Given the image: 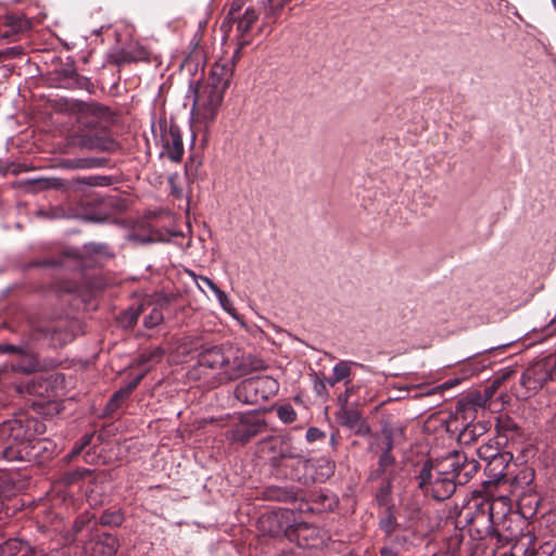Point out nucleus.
<instances>
[{
  "label": "nucleus",
  "mask_w": 556,
  "mask_h": 556,
  "mask_svg": "<svg viewBox=\"0 0 556 556\" xmlns=\"http://www.w3.org/2000/svg\"><path fill=\"white\" fill-rule=\"evenodd\" d=\"M43 425L36 419L13 418L0 425V458L5 460H31L45 443L36 439Z\"/></svg>",
  "instance_id": "obj_1"
},
{
  "label": "nucleus",
  "mask_w": 556,
  "mask_h": 556,
  "mask_svg": "<svg viewBox=\"0 0 556 556\" xmlns=\"http://www.w3.org/2000/svg\"><path fill=\"white\" fill-rule=\"evenodd\" d=\"M198 363L201 367L217 371L220 379L227 381L236 380L263 368L262 359L245 355L232 345L205 348L199 354Z\"/></svg>",
  "instance_id": "obj_2"
},
{
  "label": "nucleus",
  "mask_w": 556,
  "mask_h": 556,
  "mask_svg": "<svg viewBox=\"0 0 556 556\" xmlns=\"http://www.w3.org/2000/svg\"><path fill=\"white\" fill-rule=\"evenodd\" d=\"M232 75V64L217 62L212 66L208 78L197 85L194 89L193 111L203 121L212 122L216 117Z\"/></svg>",
  "instance_id": "obj_3"
},
{
  "label": "nucleus",
  "mask_w": 556,
  "mask_h": 556,
  "mask_svg": "<svg viewBox=\"0 0 556 556\" xmlns=\"http://www.w3.org/2000/svg\"><path fill=\"white\" fill-rule=\"evenodd\" d=\"M493 508L489 500L472 497L459 510L456 527L467 529L472 540H483L496 533L493 526Z\"/></svg>",
  "instance_id": "obj_4"
},
{
  "label": "nucleus",
  "mask_w": 556,
  "mask_h": 556,
  "mask_svg": "<svg viewBox=\"0 0 556 556\" xmlns=\"http://www.w3.org/2000/svg\"><path fill=\"white\" fill-rule=\"evenodd\" d=\"M433 463L426 460L417 476L418 488L437 501L450 498L458 484L451 472V465L443 458L435 464V481H432Z\"/></svg>",
  "instance_id": "obj_5"
},
{
  "label": "nucleus",
  "mask_w": 556,
  "mask_h": 556,
  "mask_svg": "<svg viewBox=\"0 0 556 556\" xmlns=\"http://www.w3.org/2000/svg\"><path fill=\"white\" fill-rule=\"evenodd\" d=\"M278 389L279 383L269 376L252 377L236 387L235 396L243 404L256 405L274 396Z\"/></svg>",
  "instance_id": "obj_6"
},
{
  "label": "nucleus",
  "mask_w": 556,
  "mask_h": 556,
  "mask_svg": "<svg viewBox=\"0 0 556 556\" xmlns=\"http://www.w3.org/2000/svg\"><path fill=\"white\" fill-rule=\"evenodd\" d=\"M266 422L254 414L241 415L239 421L227 432V438L232 442L247 443L252 438L263 432Z\"/></svg>",
  "instance_id": "obj_7"
},
{
  "label": "nucleus",
  "mask_w": 556,
  "mask_h": 556,
  "mask_svg": "<svg viewBox=\"0 0 556 556\" xmlns=\"http://www.w3.org/2000/svg\"><path fill=\"white\" fill-rule=\"evenodd\" d=\"M270 444L273 450H278V454L270 458V464L275 469L287 467L289 462L295 463L298 467L308 465V460L302 456L301 451L291 446L285 439H273Z\"/></svg>",
  "instance_id": "obj_8"
},
{
  "label": "nucleus",
  "mask_w": 556,
  "mask_h": 556,
  "mask_svg": "<svg viewBox=\"0 0 556 556\" xmlns=\"http://www.w3.org/2000/svg\"><path fill=\"white\" fill-rule=\"evenodd\" d=\"M84 548L89 556H114L118 549V540L106 532H94L85 542Z\"/></svg>",
  "instance_id": "obj_9"
},
{
  "label": "nucleus",
  "mask_w": 556,
  "mask_h": 556,
  "mask_svg": "<svg viewBox=\"0 0 556 556\" xmlns=\"http://www.w3.org/2000/svg\"><path fill=\"white\" fill-rule=\"evenodd\" d=\"M443 459L451 465V472H453L458 484L467 483L479 467L476 460L468 459L464 453L459 452L448 454Z\"/></svg>",
  "instance_id": "obj_10"
},
{
  "label": "nucleus",
  "mask_w": 556,
  "mask_h": 556,
  "mask_svg": "<svg viewBox=\"0 0 556 556\" xmlns=\"http://www.w3.org/2000/svg\"><path fill=\"white\" fill-rule=\"evenodd\" d=\"M522 380L525 384L533 380L540 388L548 380H556V355H549L534 367L527 369Z\"/></svg>",
  "instance_id": "obj_11"
},
{
  "label": "nucleus",
  "mask_w": 556,
  "mask_h": 556,
  "mask_svg": "<svg viewBox=\"0 0 556 556\" xmlns=\"http://www.w3.org/2000/svg\"><path fill=\"white\" fill-rule=\"evenodd\" d=\"M337 419L341 426L353 430L358 435L366 437L370 434L369 425L357 409L340 407L337 412Z\"/></svg>",
  "instance_id": "obj_12"
},
{
  "label": "nucleus",
  "mask_w": 556,
  "mask_h": 556,
  "mask_svg": "<svg viewBox=\"0 0 556 556\" xmlns=\"http://www.w3.org/2000/svg\"><path fill=\"white\" fill-rule=\"evenodd\" d=\"M164 153L173 162H179L184 155V143L178 126L170 125L162 136Z\"/></svg>",
  "instance_id": "obj_13"
},
{
  "label": "nucleus",
  "mask_w": 556,
  "mask_h": 556,
  "mask_svg": "<svg viewBox=\"0 0 556 556\" xmlns=\"http://www.w3.org/2000/svg\"><path fill=\"white\" fill-rule=\"evenodd\" d=\"M257 18L258 15L255 10L249 7L242 14L228 20V22L235 23L237 25L238 48L236 50V55L243 47L250 43V40L245 38V35L250 31L252 25L256 22Z\"/></svg>",
  "instance_id": "obj_14"
},
{
  "label": "nucleus",
  "mask_w": 556,
  "mask_h": 556,
  "mask_svg": "<svg viewBox=\"0 0 556 556\" xmlns=\"http://www.w3.org/2000/svg\"><path fill=\"white\" fill-rule=\"evenodd\" d=\"M147 371H148V369H146L143 372L136 376L132 379V381H130L126 387H123L113 393V395L111 396V399L109 400V402L105 406V412L108 414H113L121 407V405L129 397V395L132 393V391L141 382V380L143 379Z\"/></svg>",
  "instance_id": "obj_15"
},
{
  "label": "nucleus",
  "mask_w": 556,
  "mask_h": 556,
  "mask_svg": "<svg viewBox=\"0 0 556 556\" xmlns=\"http://www.w3.org/2000/svg\"><path fill=\"white\" fill-rule=\"evenodd\" d=\"M1 556H35V551L20 539H10L0 546Z\"/></svg>",
  "instance_id": "obj_16"
},
{
  "label": "nucleus",
  "mask_w": 556,
  "mask_h": 556,
  "mask_svg": "<svg viewBox=\"0 0 556 556\" xmlns=\"http://www.w3.org/2000/svg\"><path fill=\"white\" fill-rule=\"evenodd\" d=\"M73 110L77 113V118L83 122L84 118L92 117L99 118L104 115L106 109L96 103L77 102L74 104Z\"/></svg>",
  "instance_id": "obj_17"
},
{
  "label": "nucleus",
  "mask_w": 556,
  "mask_h": 556,
  "mask_svg": "<svg viewBox=\"0 0 556 556\" xmlns=\"http://www.w3.org/2000/svg\"><path fill=\"white\" fill-rule=\"evenodd\" d=\"M488 431V426L484 422L467 424L459 433V440L466 444L476 441L479 437Z\"/></svg>",
  "instance_id": "obj_18"
},
{
  "label": "nucleus",
  "mask_w": 556,
  "mask_h": 556,
  "mask_svg": "<svg viewBox=\"0 0 556 556\" xmlns=\"http://www.w3.org/2000/svg\"><path fill=\"white\" fill-rule=\"evenodd\" d=\"M21 359L17 363L11 364V369L13 371L24 372V374H30L36 370L38 366V362L36 357L28 352L22 351L21 353Z\"/></svg>",
  "instance_id": "obj_19"
},
{
  "label": "nucleus",
  "mask_w": 556,
  "mask_h": 556,
  "mask_svg": "<svg viewBox=\"0 0 556 556\" xmlns=\"http://www.w3.org/2000/svg\"><path fill=\"white\" fill-rule=\"evenodd\" d=\"M392 448L391 439H388L387 450L380 455L378 460L377 469L370 473V479H377L381 475L386 473L390 467L393 466L394 457L391 455L390 451Z\"/></svg>",
  "instance_id": "obj_20"
},
{
  "label": "nucleus",
  "mask_w": 556,
  "mask_h": 556,
  "mask_svg": "<svg viewBox=\"0 0 556 556\" xmlns=\"http://www.w3.org/2000/svg\"><path fill=\"white\" fill-rule=\"evenodd\" d=\"M305 467H298L295 463L289 462V465L287 467H282L281 469H275L277 475L285 477L287 479L295 480L303 482L306 484L308 482V478L301 475V469H304Z\"/></svg>",
  "instance_id": "obj_21"
},
{
  "label": "nucleus",
  "mask_w": 556,
  "mask_h": 556,
  "mask_svg": "<svg viewBox=\"0 0 556 556\" xmlns=\"http://www.w3.org/2000/svg\"><path fill=\"white\" fill-rule=\"evenodd\" d=\"M534 478V472L530 468H522L519 472L511 479L510 485L514 489V492L523 490L525 486L529 485Z\"/></svg>",
  "instance_id": "obj_22"
},
{
  "label": "nucleus",
  "mask_w": 556,
  "mask_h": 556,
  "mask_svg": "<svg viewBox=\"0 0 556 556\" xmlns=\"http://www.w3.org/2000/svg\"><path fill=\"white\" fill-rule=\"evenodd\" d=\"M317 464L320 471L316 473V477L313 478V480L324 482L333 475L336 468L334 462L327 457H321L317 459Z\"/></svg>",
  "instance_id": "obj_23"
},
{
  "label": "nucleus",
  "mask_w": 556,
  "mask_h": 556,
  "mask_svg": "<svg viewBox=\"0 0 556 556\" xmlns=\"http://www.w3.org/2000/svg\"><path fill=\"white\" fill-rule=\"evenodd\" d=\"M266 496L270 500L288 502L296 498V493L292 489L274 486L266 491Z\"/></svg>",
  "instance_id": "obj_24"
},
{
  "label": "nucleus",
  "mask_w": 556,
  "mask_h": 556,
  "mask_svg": "<svg viewBox=\"0 0 556 556\" xmlns=\"http://www.w3.org/2000/svg\"><path fill=\"white\" fill-rule=\"evenodd\" d=\"M142 312V305H139L137 307H129L119 315V324L126 328L132 327L138 321V318Z\"/></svg>",
  "instance_id": "obj_25"
},
{
  "label": "nucleus",
  "mask_w": 556,
  "mask_h": 556,
  "mask_svg": "<svg viewBox=\"0 0 556 556\" xmlns=\"http://www.w3.org/2000/svg\"><path fill=\"white\" fill-rule=\"evenodd\" d=\"M399 523L395 517L388 511L379 521V528L388 539H391L399 529Z\"/></svg>",
  "instance_id": "obj_26"
},
{
  "label": "nucleus",
  "mask_w": 556,
  "mask_h": 556,
  "mask_svg": "<svg viewBox=\"0 0 556 556\" xmlns=\"http://www.w3.org/2000/svg\"><path fill=\"white\" fill-rule=\"evenodd\" d=\"M476 406L471 402H459L456 407V419L462 418L463 421H471L476 417Z\"/></svg>",
  "instance_id": "obj_27"
},
{
  "label": "nucleus",
  "mask_w": 556,
  "mask_h": 556,
  "mask_svg": "<svg viewBox=\"0 0 556 556\" xmlns=\"http://www.w3.org/2000/svg\"><path fill=\"white\" fill-rule=\"evenodd\" d=\"M462 527H456L455 533L450 535L446 540V551L450 556H458L463 543Z\"/></svg>",
  "instance_id": "obj_28"
},
{
  "label": "nucleus",
  "mask_w": 556,
  "mask_h": 556,
  "mask_svg": "<svg viewBox=\"0 0 556 556\" xmlns=\"http://www.w3.org/2000/svg\"><path fill=\"white\" fill-rule=\"evenodd\" d=\"M493 508V516L504 517L510 510V500L508 496L501 495L490 501Z\"/></svg>",
  "instance_id": "obj_29"
},
{
  "label": "nucleus",
  "mask_w": 556,
  "mask_h": 556,
  "mask_svg": "<svg viewBox=\"0 0 556 556\" xmlns=\"http://www.w3.org/2000/svg\"><path fill=\"white\" fill-rule=\"evenodd\" d=\"M163 354H164V351L160 348H155L150 351H144L137 358V364H138V366H146L149 363H157L161 361Z\"/></svg>",
  "instance_id": "obj_30"
},
{
  "label": "nucleus",
  "mask_w": 556,
  "mask_h": 556,
  "mask_svg": "<svg viewBox=\"0 0 556 556\" xmlns=\"http://www.w3.org/2000/svg\"><path fill=\"white\" fill-rule=\"evenodd\" d=\"M278 418L283 424H291L296 419V412L291 404L286 403L275 407Z\"/></svg>",
  "instance_id": "obj_31"
},
{
  "label": "nucleus",
  "mask_w": 556,
  "mask_h": 556,
  "mask_svg": "<svg viewBox=\"0 0 556 556\" xmlns=\"http://www.w3.org/2000/svg\"><path fill=\"white\" fill-rule=\"evenodd\" d=\"M549 546L548 544L541 545L539 548L535 547V538L529 536L527 546L523 548L522 556H539V555H545L547 556L549 554Z\"/></svg>",
  "instance_id": "obj_32"
},
{
  "label": "nucleus",
  "mask_w": 556,
  "mask_h": 556,
  "mask_svg": "<svg viewBox=\"0 0 556 556\" xmlns=\"http://www.w3.org/2000/svg\"><path fill=\"white\" fill-rule=\"evenodd\" d=\"M124 521V515L119 509L112 511H104L100 517V522L103 526L117 527Z\"/></svg>",
  "instance_id": "obj_33"
},
{
  "label": "nucleus",
  "mask_w": 556,
  "mask_h": 556,
  "mask_svg": "<svg viewBox=\"0 0 556 556\" xmlns=\"http://www.w3.org/2000/svg\"><path fill=\"white\" fill-rule=\"evenodd\" d=\"M352 365H356V363L351 361H340L334 365L332 372L337 376V379H340V381L345 380L351 375Z\"/></svg>",
  "instance_id": "obj_34"
},
{
  "label": "nucleus",
  "mask_w": 556,
  "mask_h": 556,
  "mask_svg": "<svg viewBox=\"0 0 556 556\" xmlns=\"http://www.w3.org/2000/svg\"><path fill=\"white\" fill-rule=\"evenodd\" d=\"M163 318L164 317H163L162 311L159 307L153 306L151 308L150 313L144 316L143 325L147 328H153V327L157 326L159 324H161Z\"/></svg>",
  "instance_id": "obj_35"
},
{
  "label": "nucleus",
  "mask_w": 556,
  "mask_h": 556,
  "mask_svg": "<svg viewBox=\"0 0 556 556\" xmlns=\"http://www.w3.org/2000/svg\"><path fill=\"white\" fill-rule=\"evenodd\" d=\"M126 62L149 61V52L143 47H136L124 56Z\"/></svg>",
  "instance_id": "obj_36"
},
{
  "label": "nucleus",
  "mask_w": 556,
  "mask_h": 556,
  "mask_svg": "<svg viewBox=\"0 0 556 556\" xmlns=\"http://www.w3.org/2000/svg\"><path fill=\"white\" fill-rule=\"evenodd\" d=\"M478 454L482 459L495 460L497 458L498 451L492 443H486L478 448Z\"/></svg>",
  "instance_id": "obj_37"
},
{
  "label": "nucleus",
  "mask_w": 556,
  "mask_h": 556,
  "mask_svg": "<svg viewBox=\"0 0 556 556\" xmlns=\"http://www.w3.org/2000/svg\"><path fill=\"white\" fill-rule=\"evenodd\" d=\"M291 0H267V4L265 7L267 15H276L278 14L283 7L289 3Z\"/></svg>",
  "instance_id": "obj_38"
},
{
  "label": "nucleus",
  "mask_w": 556,
  "mask_h": 556,
  "mask_svg": "<svg viewBox=\"0 0 556 556\" xmlns=\"http://www.w3.org/2000/svg\"><path fill=\"white\" fill-rule=\"evenodd\" d=\"M305 438L308 443H314L316 441L324 440L326 438V433L317 427H311L307 429Z\"/></svg>",
  "instance_id": "obj_39"
},
{
  "label": "nucleus",
  "mask_w": 556,
  "mask_h": 556,
  "mask_svg": "<svg viewBox=\"0 0 556 556\" xmlns=\"http://www.w3.org/2000/svg\"><path fill=\"white\" fill-rule=\"evenodd\" d=\"M89 147L102 151H114L117 148V143L111 139H103L98 140L96 143H92Z\"/></svg>",
  "instance_id": "obj_40"
},
{
  "label": "nucleus",
  "mask_w": 556,
  "mask_h": 556,
  "mask_svg": "<svg viewBox=\"0 0 556 556\" xmlns=\"http://www.w3.org/2000/svg\"><path fill=\"white\" fill-rule=\"evenodd\" d=\"M245 3V0H233L230 7V10L228 12L227 18L224 23H226L228 20L237 17L241 14V10ZM225 24H223L224 26Z\"/></svg>",
  "instance_id": "obj_41"
},
{
  "label": "nucleus",
  "mask_w": 556,
  "mask_h": 556,
  "mask_svg": "<svg viewBox=\"0 0 556 556\" xmlns=\"http://www.w3.org/2000/svg\"><path fill=\"white\" fill-rule=\"evenodd\" d=\"M214 294L216 295L222 307L225 311L230 312L232 308V303L229 300V298L227 296V294L224 291H222L219 288L214 291Z\"/></svg>",
  "instance_id": "obj_42"
},
{
  "label": "nucleus",
  "mask_w": 556,
  "mask_h": 556,
  "mask_svg": "<svg viewBox=\"0 0 556 556\" xmlns=\"http://www.w3.org/2000/svg\"><path fill=\"white\" fill-rule=\"evenodd\" d=\"M355 392V387L354 386H348L345 391L339 395L338 397V401H339V404H340V407H346L348 405V402L351 397V395Z\"/></svg>",
  "instance_id": "obj_43"
},
{
  "label": "nucleus",
  "mask_w": 556,
  "mask_h": 556,
  "mask_svg": "<svg viewBox=\"0 0 556 556\" xmlns=\"http://www.w3.org/2000/svg\"><path fill=\"white\" fill-rule=\"evenodd\" d=\"M190 275L193 277L195 283L201 289L199 285V280L202 281L204 285H206L213 292L218 289V287L207 277L205 276H197L194 273L190 271Z\"/></svg>",
  "instance_id": "obj_44"
},
{
  "label": "nucleus",
  "mask_w": 556,
  "mask_h": 556,
  "mask_svg": "<svg viewBox=\"0 0 556 556\" xmlns=\"http://www.w3.org/2000/svg\"><path fill=\"white\" fill-rule=\"evenodd\" d=\"M90 520L87 518V517H79L76 519L75 523H74V532L78 535L83 532L84 528L87 527L89 525Z\"/></svg>",
  "instance_id": "obj_45"
},
{
  "label": "nucleus",
  "mask_w": 556,
  "mask_h": 556,
  "mask_svg": "<svg viewBox=\"0 0 556 556\" xmlns=\"http://www.w3.org/2000/svg\"><path fill=\"white\" fill-rule=\"evenodd\" d=\"M22 54V49L20 47H12L5 50H0V59L1 58H16Z\"/></svg>",
  "instance_id": "obj_46"
},
{
  "label": "nucleus",
  "mask_w": 556,
  "mask_h": 556,
  "mask_svg": "<svg viewBox=\"0 0 556 556\" xmlns=\"http://www.w3.org/2000/svg\"><path fill=\"white\" fill-rule=\"evenodd\" d=\"M0 351H1V352H5V353H13V352H18V353H21V352H22V349H20V348H17V346H15V345H10V344H8V345H2V346H0Z\"/></svg>",
  "instance_id": "obj_47"
},
{
  "label": "nucleus",
  "mask_w": 556,
  "mask_h": 556,
  "mask_svg": "<svg viewBox=\"0 0 556 556\" xmlns=\"http://www.w3.org/2000/svg\"><path fill=\"white\" fill-rule=\"evenodd\" d=\"M379 553L380 556H396V551L389 546H383Z\"/></svg>",
  "instance_id": "obj_48"
},
{
  "label": "nucleus",
  "mask_w": 556,
  "mask_h": 556,
  "mask_svg": "<svg viewBox=\"0 0 556 556\" xmlns=\"http://www.w3.org/2000/svg\"><path fill=\"white\" fill-rule=\"evenodd\" d=\"M79 162H80V164L78 165V167H83V168H89V167H93L96 165L94 160H81Z\"/></svg>",
  "instance_id": "obj_49"
},
{
  "label": "nucleus",
  "mask_w": 556,
  "mask_h": 556,
  "mask_svg": "<svg viewBox=\"0 0 556 556\" xmlns=\"http://www.w3.org/2000/svg\"><path fill=\"white\" fill-rule=\"evenodd\" d=\"M330 445L332 446L333 450L337 448L338 446V438H337V432H333L331 435H330Z\"/></svg>",
  "instance_id": "obj_50"
},
{
  "label": "nucleus",
  "mask_w": 556,
  "mask_h": 556,
  "mask_svg": "<svg viewBox=\"0 0 556 556\" xmlns=\"http://www.w3.org/2000/svg\"><path fill=\"white\" fill-rule=\"evenodd\" d=\"M83 448H84V447H83V445L77 444V445H75V446L73 447V450L71 451V454H70V455H71L72 457H73V456H76V455H78V454L81 452V450H83Z\"/></svg>",
  "instance_id": "obj_51"
},
{
  "label": "nucleus",
  "mask_w": 556,
  "mask_h": 556,
  "mask_svg": "<svg viewBox=\"0 0 556 556\" xmlns=\"http://www.w3.org/2000/svg\"><path fill=\"white\" fill-rule=\"evenodd\" d=\"M91 441V435L90 434H85L83 438H81V442L79 443L80 445H83V447H85L86 445H88Z\"/></svg>",
  "instance_id": "obj_52"
},
{
  "label": "nucleus",
  "mask_w": 556,
  "mask_h": 556,
  "mask_svg": "<svg viewBox=\"0 0 556 556\" xmlns=\"http://www.w3.org/2000/svg\"><path fill=\"white\" fill-rule=\"evenodd\" d=\"M106 245H97V244H93V248H92V251L96 252V253H104V251L106 250Z\"/></svg>",
  "instance_id": "obj_53"
},
{
  "label": "nucleus",
  "mask_w": 556,
  "mask_h": 556,
  "mask_svg": "<svg viewBox=\"0 0 556 556\" xmlns=\"http://www.w3.org/2000/svg\"><path fill=\"white\" fill-rule=\"evenodd\" d=\"M327 382L333 387L336 383L340 382V379H337V376L332 372V376L327 379Z\"/></svg>",
  "instance_id": "obj_54"
},
{
  "label": "nucleus",
  "mask_w": 556,
  "mask_h": 556,
  "mask_svg": "<svg viewBox=\"0 0 556 556\" xmlns=\"http://www.w3.org/2000/svg\"><path fill=\"white\" fill-rule=\"evenodd\" d=\"M319 390H317V393H320V391L325 390V384L323 382L319 383Z\"/></svg>",
  "instance_id": "obj_55"
},
{
  "label": "nucleus",
  "mask_w": 556,
  "mask_h": 556,
  "mask_svg": "<svg viewBox=\"0 0 556 556\" xmlns=\"http://www.w3.org/2000/svg\"><path fill=\"white\" fill-rule=\"evenodd\" d=\"M319 390H317V393H320V391L325 390V384L323 382L319 383Z\"/></svg>",
  "instance_id": "obj_56"
},
{
  "label": "nucleus",
  "mask_w": 556,
  "mask_h": 556,
  "mask_svg": "<svg viewBox=\"0 0 556 556\" xmlns=\"http://www.w3.org/2000/svg\"><path fill=\"white\" fill-rule=\"evenodd\" d=\"M319 390H317V393H320V391L325 390V384L323 382L319 383Z\"/></svg>",
  "instance_id": "obj_57"
},
{
  "label": "nucleus",
  "mask_w": 556,
  "mask_h": 556,
  "mask_svg": "<svg viewBox=\"0 0 556 556\" xmlns=\"http://www.w3.org/2000/svg\"><path fill=\"white\" fill-rule=\"evenodd\" d=\"M432 481H435V464H433V476H432Z\"/></svg>",
  "instance_id": "obj_58"
},
{
  "label": "nucleus",
  "mask_w": 556,
  "mask_h": 556,
  "mask_svg": "<svg viewBox=\"0 0 556 556\" xmlns=\"http://www.w3.org/2000/svg\"><path fill=\"white\" fill-rule=\"evenodd\" d=\"M553 7L556 10V0H552Z\"/></svg>",
  "instance_id": "obj_59"
}]
</instances>
